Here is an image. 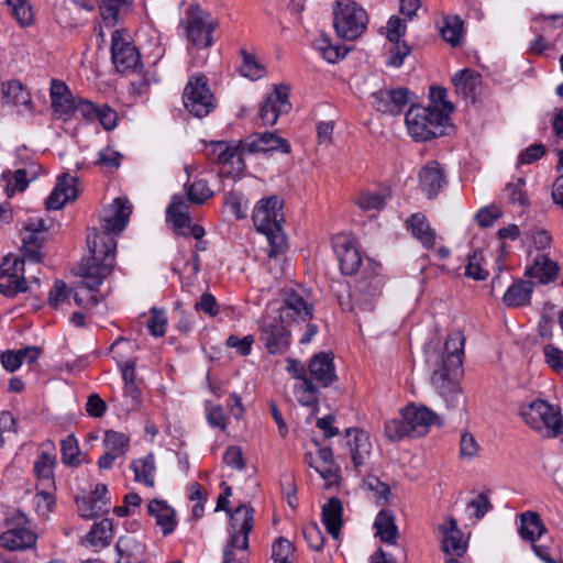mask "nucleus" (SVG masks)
<instances>
[{"mask_svg":"<svg viewBox=\"0 0 563 563\" xmlns=\"http://www.w3.org/2000/svg\"><path fill=\"white\" fill-rule=\"evenodd\" d=\"M113 213L101 221L102 231L92 229L87 235L90 256L79 267V275L85 280L81 285L90 292L98 291L103 279L114 267L117 242L113 234H119L126 227L132 213V206L128 198L118 197L112 203Z\"/></svg>","mask_w":563,"mask_h":563,"instance_id":"nucleus-1","label":"nucleus"},{"mask_svg":"<svg viewBox=\"0 0 563 563\" xmlns=\"http://www.w3.org/2000/svg\"><path fill=\"white\" fill-rule=\"evenodd\" d=\"M283 207V199L272 195L261 199L253 210L252 220L256 230L265 234L269 242V257H276L287 247L286 238L282 231V223L285 220Z\"/></svg>","mask_w":563,"mask_h":563,"instance_id":"nucleus-2","label":"nucleus"},{"mask_svg":"<svg viewBox=\"0 0 563 563\" xmlns=\"http://www.w3.org/2000/svg\"><path fill=\"white\" fill-rule=\"evenodd\" d=\"M405 122L415 141L427 142L445 135L450 118L437 107L411 106L406 112Z\"/></svg>","mask_w":563,"mask_h":563,"instance_id":"nucleus-3","label":"nucleus"},{"mask_svg":"<svg viewBox=\"0 0 563 563\" xmlns=\"http://www.w3.org/2000/svg\"><path fill=\"white\" fill-rule=\"evenodd\" d=\"M254 509L242 504L234 509L231 516L230 539L223 549L222 563H246L249 549V534L253 529Z\"/></svg>","mask_w":563,"mask_h":563,"instance_id":"nucleus-4","label":"nucleus"},{"mask_svg":"<svg viewBox=\"0 0 563 563\" xmlns=\"http://www.w3.org/2000/svg\"><path fill=\"white\" fill-rule=\"evenodd\" d=\"M519 415L532 430L543 438H556L563 434V417L559 407L542 399L521 405Z\"/></svg>","mask_w":563,"mask_h":563,"instance_id":"nucleus-5","label":"nucleus"},{"mask_svg":"<svg viewBox=\"0 0 563 563\" xmlns=\"http://www.w3.org/2000/svg\"><path fill=\"white\" fill-rule=\"evenodd\" d=\"M332 13L335 33L343 40H356L367 27V13L354 0H336L332 7Z\"/></svg>","mask_w":563,"mask_h":563,"instance_id":"nucleus-6","label":"nucleus"},{"mask_svg":"<svg viewBox=\"0 0 563 563\" xmlns=\"http://www.w3.org/2000/svg\"><path fill=\"white\" fill-rule=\"evenodd\" d=\"M183 25L186 38L196 48L206 49L213 45L219 21L199 4L188 7Z\"/></svg>","mask_w":563,"mask_h":563,"instance_id":"nucleus-7","label":"nucleus"},{"mask_svg":"<svg viewBox=\"0 0 563 563\" xmlns=\"http://www.w3.org/2000/svg\"><path fill=\"white\" fill-rule=\"evenodd\" d=\"M183 104L194 117L202 119L216 109V97L209 87V79L205 74L197 73L189 77L184 91Z\"/></svg>","mask_w":563,"mask_h":563,"instance_id":"nucleus-8","label":"nucleus"},{"mask_svg":"<svg viewBox=\"0 0 563 563\" xmlns=\"http://www.w3.org/2000/svg\"><path fill=\"white\" fill-rule=\"evenodd\" d=\"M433 369L431 384L445 401L446 413L442 416L450 420L462 421L466 413V399L457 382L460 376H453L450 372Z\"/></svg>","mask_w":563,"mask_h":563,"instance_id":"nucleus-9","label":"nucleus"},{"mask_svg":"<svg viewBox=\"0 0 563 563\" xmlns=\"http://www.w3.org/2000/svg\"><path fill=\"white\" fill-rule=\"evenodd\" d=\"M464 344L465 336L462 331L453 330L448 334L443 350L427 351V363L433 369H443L442 372H450L453 376H461Z\"/></svg>","mask_w":563,"mask_h":563,"instance_id":"nucleus-10","label":"nucleus"},{"mask_svg":"<svg viewBox=\"0 0 563 563\" xmlns=\"http://www.w3.org/2000/svg\"><path fill=\"white\" fill-rule=\"evenodd\" d=\"M111 59L120 73L142 67L137 48L125 37L122 30H115L111 35Z\"/></svg>","mask_w":563,"mask_h":563,"instance_id":"nucleus-11","label":"nucleus"},{"mask_svg":"<svg viewBox=\"0 0 563 563\" xmlns=\"http://www.w3.org/2000/svg\"><path fill=\"white\" fill-rule=\"evenodd\" d=\"M402 415L406 419L410 438H419L427 434L431 424L439 427L444 424L441 415L433 412L424 406L419 408L413 405L407 406L402 410Z\"/></svg>","mask_w":563,"mask_h":563,"instance_id":"nucleus-12","label":"nucleus"},{"mask_svg":"<svg viewBox=\"0 0 563 563\" xmlns=\"http://www.w3.org/2000/svg\"><path fill=\"white\" fill-rule=\"evenodd\" d=\"M280 317L264 322L261 327V340L271 354H282L289 346L290 332Z\"/></svg>","mask_w":563,"mask_h":563,"instance_id":"nucleus-13","label":"nucleus"},{"mask_svg":"<svg viewBox=\"0 0 563 563\" xmlns=\"http://www.w3.org/2000/svg\"><path fill=\"white\" fill-rule=\"evenodd\" d=\"M282 320L308 321L313 316V305L307 301L296 290H288L284 295L283 306L278 310Z\"/></svg>","mask_w":563,"mask_h":563,"instance_id":"nucleus-14","label":"nucleus"},{"mask_svg":"<svg viewBox=\"0 0 563 563\" xmlns=\"http://www.w3.org/2000/svg\"><path fill=\"white\" fill-rule=\"evenodd\" d=\"M409 92L405 87L380 89L372 93L373 107L382 113L397 115L409 102Z\"/></svg>","mask_w":563,"mask_h":563,"instance_id":"nucleus-15","label":"nucleus"},{"mask_svg":"<svg viewBox=\"0 0 563 563\" xmlns=\"http://www.w3.org/2000/svg\"><path fill=\"white\" fill-rule=\"evenodd\" d=\"M243 141L247 154H266L277 150L286 154L290 153L289 142L273 132L253 133Z\"/></svg>","mask_w":563,"mask_h":563,"instance_id":"nucleus-16","label":"nucleus"},{"mask_svg":"<svg viewBox=\"0 0 563 563\" xmlns=\"http://www.w3.org/2000/svg\"><path fill=\"white\" fill-rule=\"evenodd\" d=\"M288 88L285 86L276 87L266 98L260 109V117L265 124L274 125L282 113L290 110Z\"/></svg>","mask_w":563,"mask_h":563,"instance_id":"nucleus-17","label":"nucleus"},{"mask_svg":"<svg viewBox=\"0 0 563 563\" xmlns=\"http://www.w3.org/2000/svg\"><path fill=\"white\" fill-rule=\"evenodd\" d=\"M308 372L320 387L331 386L338 379L333 353L320 352L314 354L308 364Z\"/></svg>","mask_w":563,"mask_h":563,"instance_id":"nucleus-18","label":"nucleus"},{"mask_svg":"<svg viewBox=\"0 0 563 563\" xmlns=\"http://www.w3.org/2000/svg\"><path fill=\"white\" fill-rule=\"evenodd\" d=\"M77 183L78 178L71 177L69 174L58 176L55 188L45 200L46 209L59 210L68 201L76 200L78 197Z\"/></svg>","mask_w":563,"mask_h":563,"instance_id":"nucleus-19","label":"nucleus"},{"mask_svg":"<svg viewBox=\"0 0 563 563\" xmlns=\"http://www.w3.org/2000/svg\"><path fill=\"white\" fill-rule=\"evenodd\" d=\"M333 250L336 254L342 274L353 275L358 271L362 264V257L352 240L346 236H336L333 240Z\"/></svg>","mask_w":563,"mask_h":563,"instance_id":"nucleus-20","label":"nucleus"},{"mask_svg":"<svg viewBox=\"0 0 563 563\" xmlns=\"http://www.w3.org/2000/svg\"><path fill=\"white\" fill-rule=\"evenodd\" d=\"M441 533V549L450 555L462 556L466 552V543L462 541V531L457 528V522L450 517L439 527Z\"/></svg>","mask_w":563,"mask_h":563,"instance_id":"nucleus-21","label":"nucleus"},{"mask_svg":"<svg viewBox=\"0 0 563 563\" xmlns=\"http://www.w3.org/2000/svg\"><path fill=\"white\" fill-rule=\"evenodd\" d=\"M51 100L54 113L59 118L68 119L75 112L76 102L65 82L57 79L52 80Z\"/></svg>","mask_w":563,"mask_h":563,"instance_id":"nucleus-22","label":"nucleus"},{"mask_svg":"<svg viewBox=\"0 0 563 563\" xmlns=\"http://www.w3.org/2000/svg\"><path fill=\"white\" fill-rule=\"evenodd\" d=\"M419 180L422 191L428 198L438 196L446 185L444 172L435 161L428 162L419 173Z\"/></svg>","mask_w":563,"mask_h":563,"instance_id":"nucleus-23","label":"nucleus"},{"mask_svg":"<svg viewBox=\"0 0 563 563\" xmlns=\"http://www.w3.org/2000/svg\"><path fill=\"white\" fill-rule=\"evenodd\" d=\"M37 536L27 527H11L0 534V547L10 551L25 550L35 545Z\"/></svg>","mask_w":563,"mask_h":563,"instance_id":"nucleus-24","label":"nucleus"},{"mask_svg":"<svg viewBox=\"0 0 563 563\" xmlns=\"http://www.w3.org/2000/svg\"><path fill=\"white\" fill-rule=\"evenodd\" d=\"M148 515L155 518L156 525L161 527L163 536L170 534L177 525L176 512L165 500L153 499L147 506Z\"/></svg>","mask_w":563,"mask_h":563,"instance_id":"nucleus-25","label":"nucleus"},{"mask_svg":"<svg viewBox=\"0 0 563 563\" xmlns=\"http://www.w3.org/2000/svg\"><path fill=\"white\" fill-rule=\"evenodd\" d=\"M342 515L343 506L338 497H331L322 507V523L333 539H338L340 536L343 525Z\"/></svg>","mask_w":563,"mask_h":563,"instance_id":"nucleus-26","label":"nucleus"},{"mask_svg":"<svg viewBox=\"0 0 563 563\" xmlns=\"http://www.w3.org/2000/svg\"><path fill=\"white\" fill-rule=\"evenodd\" d=\"M559 273V266L547 255H538L533 265L527 267L525 275L538 279L539 284H549L553 282Z\"/></svg>","mask_w":563,"mask_h":563,"instance_id":"nucleus-27","label":"nucleus"},{"mask_svg":"<svg viewBox=\"0 0 563 563\" xmlns=\"http://www.w3.org/2000/svg\"><path fill=\"white\" fill-rule=\"evenodd\" d=\"M345 433L349 438L353 433V438L347 441V445L350 448L352 462L355 468H358L363 465L365 455H368L371 451L368 434L360 429H346Z\"/></svg>","mask_w":563,"mask_h":563,"instance_id":"nucleus-28","label":"nucleus"},{"mask_svg":"<svg viewBox=\"0 0 563 563\" xmlns=\"http://www.w3.org/2000/svg\"><path fill=\"white\" fill-rule=\"evenodd\" d=\"M518 532L523 540L533 543L547 532V528L543 525L540 515L536 511L529 510L520 515Z\"/></svg>","mask_w":563,"mask_h":563,"instance_id":"nucleus-29","label":"nucleus"},{"mask_svg":"<svg viewBox=\"0 0 563 563\" xmlns=\"http://www.w3.org/2000/svg\"><path fill=\"white\" fill-rule=\"evenodd\" d=\"M453 84L457 93L464 99L475 102L476 92L481 84V76L472 69H463L453 77Z\"/></svg>","mask_w":563,"mask_h":563,"instance_id":"nucleus-30","label":"nucleus"},{"mask_svg":"<svg viewBox=\"0 0 563 563\" xmlns=\"http://www.w3.org/2000/svg\"><path fill=\"white\" fill-rule=\"evenodd\" d=\"M532 291L533 283L520 279L507 289L503 297V301L507 307H523L530 303Z\"/></svg>","mask_w":563,"mask_h":563,"instance_id":"nucleus-31","label":"nucleus"},{"mask_svg":"<svg viewBox=\"0 0 563 563\" xmlns=\"http://www.w3.org/2000/svg\"><path fill=\"white\" fill-rule=\"evenodd\" d=\"M374 528L382 542L395 544L398 538V528L395 516L389 509H382L376 516Z\"/></svg>","mask_w":563,"mask_h":563,"instance_id":"nucleus-32","label":"nucleus"},{"mask_svg":"<svg viewBox=\"0 0 563 563\" xmlns=\"http://www.w3.org/2000/svg\"><path fill=\"white\" fill-rule=\"evenodd\" d=\"M412 235L420 241L426 249H432L435 243V231L430 228L427 218L421 213H415L407 220Z\"/></svg>","mask_w":563,"mask_h":563,"instance_id":"nucleus-33","label":"nucleus"},{"mask_svg":"<svg viewBox=\"0 0 563 563\" xmlns=\"http://www.w3.org/2000/svg\"><path fill=\"white\" fill-rule=\"evenodd\" d=\"M115 549L118 552L117 563H144L143 545L137 543L132 537H121Z\"/></svg>","mask_w":563,"mask_h":563,"instance_id":"nucleus-34","label":"nucleus"},{"mask_svg":"<svg viewBox=\"0 0 563 563\" xmlns=\"http://www.w3.org/2000/svg\"><path fill=\"white\" fill-rule=\"evenodd\" d=\"M42 347L26 346L16 351H5L1 354V364L8 372H15L23 363L25 354H32L29 364H33L42 354Z\"/></svg>","mask_w":563,"mask_h":563,"instance_id":"nucleus-35","label":"nucleus"},{"mask_svg":"<svg viewBox=\"0 0 563 563\" xmlns=\"http://www.w3.org/2000/svg\"><path fill=\"white\" fill-rule=\"evenodd\" d=\"M40 228L35 227L34 222H29L25 227V235L23 236V255L31 262H42L41 245L42 242L38 238Z\"/></svg>","mask_w":563,"mask_h":563,"instance_id":"nucleus-36","label":"nucleus"},{"mask_svg":"<svg viewBox=\"0 0 563 563\" xmlns=\"http://www.w3.org/2000/svg\"><path fill=\"white\" fill-rule=\"evenodd\" d=\"M131 470L134 473V481L142 482L147 487H154L155 479V456L153 453H148L146 456L137 460H133L131 463Z\"/></svg>","mask_w":563,"mask_h":563,"instance_id":"nucleus-37","label":"nucleus"},{"mask_svg":"<svg viewBox=\"0 0 563 563\" xmlns=\"http://www.w3.org/2000/svg\"><path fill=\"white\" fill-rule=\"evenodd\" d=\"M167 220L173 224L175 233L181 236H192L200 240L205 235V229L200 224H192L190 216L185 214H166Z\"/></svg>","mask_w":563,"mask_h":563,"instance_id":"nucleus-38","label":"nucleus"},{"mask_svg":"<svg viewBox=\"0 0 563 563\" xmlns=\"http://www.w3.org/2000/svg\"><path fill=\"white\" fill-rule=\"evenodd\" d=\"M2 98L5 102L14 106H29L31 103V95L19 80H9L2 84Z\"/></svg>","mask_w":563,"mask_h":563,"instance_id":"nucleus-39","label":"nucleus"},{"mask_svg":"<svg viewBox=\"0 0 563 563\" xmlns=\"http://www.w3.org/2000/svg\"><path fill=\"white\" fill-rule=\"evenodd\" d=\"M112 528V520L104 518L101 521L93 523L86 539L92 547L104 548L111 542Z\"/></svg>","mask_w":563,"mask_h":563,"instance_id":"nucleus-40","label":"nucleus"},{"mask_svg":"<svg viewBox=\"0 0 563 563\" xmlns=\"http://www.w3.org/2000/svg\"><path fill=\"white\" fill-rule=\"evenodd\" d=\"M440 34L443 41L451 46H459L463 36V21L459 15L444 16Z\"/></svg>","mask_w":563,"mask_h":563,"instance_id":"nucleus-41","label":"nucleus"},{"mask_svg":"<svg viewBox=\"0 0 563 563\" xmlns=\"http://www.w3.org/2000/svg\"><path fill=\"white\" fill-rule=\"evenodd\" d=\"M225 148L224 156L219 159L218 164L231 165L236 172L243 170L245 168L243 155L246 153L244 141H239L236 144L228 142Z\"/></svg>","mask_w":563,"mask_h":563,"instance_id":"nucleus-42","label":"nucleus"},{"mask_svg":"<svg viewBox=\"0 0 563 563\" xmlns=\"http://www.w3.org/2000/svg\"><path fill=\"white\" fill-rule=\"evenodd\" d=\"M129 5V0H99L100 14L106 24L110 26L118 23L120 11Z\"/></svg>","mask_w":563,"mask_h":563,"instance_id":"nucleus-43","label":"nucleus"},{"mask_svg":"<svg viewBox=\"0 0 563 563\" xmlns=\"http://www.w3.org/2000/svg\"><path fill=\"white\" fill-rule=\"evenodd\" d=\"M187 199L194 205L201 206L213 196V191L206 179H196L185 185Z\"/></svg>","mask_w":563,"mask_h":563,"instance_id":"nucleus-44","label":"nucleus"},{"mask_svg":"<svg viewBox=\"0 0 563 563\" xmlns=\"http://www.w3.org/2000/svg\"><path fill=\"white\" fill-rule=\"evenodd\" d=\"M103 444L109 452L118 456L124 455L130 446V439L126 434L114 430L104 433Z\"/></svg>","mask_w":563,"mask_h":563,"instance_id":"nucleus-45","label":"nucleus"},{"mask_svg":"<svg viewBox=\"0 0 563 563\" xmlns=\"http://www.w3.org/2000/svg\"><path fill=\"white\" fill-rule=\"evenodd\" d=\"M62 461L64 464L76 467L81 464L79 460V445L74 434L67 435L66 439L60 442Z\"/></svg>","mask_w":563,"mask_h":563,"instance_id":"nucleus-46","label":"nucleus"},{"mask_svg":"<svg viewBox=\"0 0 563 563\" xmlns=\"http://www.w3.org/2000/svg\"><path fill=\"white\" fill-rule=\"evenodd\" d=\"M525 186L526 179L522 177L506 185L505 192L510 203H518L521 207H528L530 205V200L525 190Z\"/></svg>","mask_w":563,"mask_h":563,"instance_id":"nucleus-47","label":"nucleus"},{"mask_svg":"<svg viewBox=\"0 0 563 563\" xmlns=\"http://www.w3.org/2000/svg\"><path fill=\"white\" fill-rule=\"evenodd\" d=\"M76 504L80 516L87 519L99 517L108 512V508L103 507V504H98L90 495L80 498L77 497Z\"/></svg>","mask_w":563,"mask_h":563,"instance_id":"nucleus-48","label":"nucleus"},{"mask_svg":"<svg viewBox=\"0 0 563 563\" xmlns=\"http://www.w3.org/2000/svg\"><path fill=\"white\" fill-rule=\"evenodd\" d=\"M389 196V189H385L384 194L362 192L356 199V205L363 210H379L384 208Z\"/></svg>","mask_w":563,"mask_h":563,"instance_id":"nucleus-49","label":"nucleus"},{"mask_svg":"<svg viewBox=\"0 0 563 563\" xmlns=\"http://www.w3.org/2000/svg\"><path fill=\"white\" fill-rule=\"evenodd\" d=\"M294 552V544L288 539L279 537L272 545L273 563H290Z\"/></svg>","mask_w":563,"mask_h":563,"instance_id":"nucleus-50","label":"nucleus"},{"mask_svg":"<svg viewBox=\"0 0 563 563\" xmlns=\"http://www.w3.org/2000/svg\"><path fill=\"white\" fill-rule=\"evenodd\" d=\"M11 14L23 26L33 22V12L26 0H7Z\"/></svg>","mask_w":563,"mask_h":563,"instance_id":"nucleus-51","label":"nucleus"},{"mask_svg":"<svg viewBox=\"0 0 563 563\" xmlns=\"http://www.w3.org/2000/svg\"><path fill=\"white\" fill-rule=\"evenodd\" d=\"M55 456L48 452H42L34 463V472L40 481H52Z\"/></svg>","mask_w":563,"mask_h":563,"instance_id":"nucleus-52","label":"nucleus"},{"mask_svg":"<svg viewBox=\"0 0 563 563\" xmlns=\"http://www.w3.org/2000/svg\"><path fill=\"white\" fill-rule=\"evenodd\" d=\"M20 276H24V260L13 254L4 256L0 264V277Z\"/></svg>","mask_w":563,"mask_h":563,"instance_id":"nucleus-53","label":"nucleus"},{"mask_svg":"<svg viewBox=\"0 0 563 563\" xmlns=\"http://www.w3.org/2000/svg\"><path fill=\"white\" fill-rule=\"evenodd\" d=\"M384 433L387 439L398 442L405 437L410 438V432L404 415L400 419H391L385 423Z\"/></svg>","mask_w":563,"mask_h":563,"instance_id":"nucleus-54","label":"nucleus"},{"mask_svg":"<svg viewBox=\"0 0 563 563\" xmlns=\"http://www.w3.org/2000/svg\"><path fill=\"white\" fill-rule=\"evenodd\" d=\"M243 63L240 67V73L251 79H260L265 74V68L262 66L254 56L249 54L245 49L241 51Z\"/></svg>","mask_w":563,"mask_h":563,"instance_id":"nucleus-55","label":"nucleus"},{"mask_svg":"<svg viewBox=\"0 0 563 563\" xmlns=\"http://www.w3.org/2000/svg\"><path fill=\"white\" fill-rule=\"evenodd\" d=\"M302 534L308 545L313 551H321L324 545V534L316 522H311L302 528Z\"/></svg>","mask_w":563,"mask_h":563,"instance_id":"nucleus-56","label":"nucleus"},{"mask_svg":"<svg viewBox=\"0 0 563 563\" xmlns=\"http://www.w3.org/2000/svg\"><path fill=\"white\" fill-rule=\"evenodd\" d=\"M391 46L388 51L387 65L400 67L405 58L411 53V47L405 41L390 42Z\"/></svg>","mask_w":563,"mask_h":563,"instance_id":"nucleus-57","label":"nucleus"},{"mask_svg":"<svg viewBox=\"0 0 563 563\" xmlns=\"http://www.w3.org/2000/svg\"><path fill=\"white\" fill-rule=\"evenodd\" d=\"M146 327L153 336H164L167 327V319L164 316V312L155 307L152 308L151 318L147 320Z\"/></svg>","mask_w":563,"mask_h":563,"instance_id":"nucleus-58","label":"nucleus"},{"mask_svg":"<svg viewBox=\"0 0 563 563\" xmlns=\"http://www.w3.org/2000/svg\"><path fill=\"white\" fill-rule=\"evenodd\" d=\"M363 483L368 490L374 493L376 503H379L380 500L384 503L388 501V497L390 495V487L388 484L373 475H368Z\"/></svg>","mask_w":563,"mask_h":563,"instance_id":"nucleus-59","label":"nucleus"},{"mask_svg":"<svg viewBox=\"0 0 563 563\" xmlns=\"http://www.w3.org/2000/svg\"><path fill=\"white\" fill-rule=\"evenodd\" d=\"M430 107H437L440 111H445L448 113V118L453 112V104L446 100V90L443 87L431 86L430 87Z\"/></svg>","mask_w":563,"mask_h":563,"instance_id":"nucleus-60","label":"nucleus"},{"mask_svg":"<svg viewBox=\"0 0 563 563\" xmlns=\"http://www.w3.org/2000/svg\"><path fill=\"white\" fill-rule=\"evenodd\" d=\"M483 260L482 254L474 252L468 256V263L465 267V275L475 280H485L488 277V272L481 266Z\"/></svg>","mask_w":563,"mask_h":563,"instance_id":"nucleus-61","label":"nucleus"},{"mask_svg":"<svg viewBox=\"0 0 563 563\" xmlns=\"http://www.w3.org/2000/svg\"><path fill=\"white\" fill-rule=\"evenodd\" d=\"M70 292L71 291L68 289L66 283L64 280L57 279L48 294L49 306L54 309H57L60 303L68 300Z\"/></svg>","mask_w":563,"mask_h":563,"instance_id":"nucleus-62","label":"nucleus"},{"mask_svg":"<svg viewBox=\"0 0 563 563\" xmlns=\"http://www.w3.org/2000/svg\"><path fill=\"white\" fill-rule=\"evenodd\" d=\"M27 290V284L24 276L8 278L7 284H0V294L13 298L19 292Z\"/></svg>","mask_w":563,"mask_h":563,"instance_id":"nucleus-63","label":"nucleus"},{"mask_svg":"<svg viewBox=\"0 0 563 563\" xmlns=\"http://www.w3.org/2000/svg\"><path fill=\"white\" fill-rule=\"evenodd\" d=\"M545 363L555 372L563 369V351L552 344L543 347Z\"/></svg>","mask_w":563,"mask_h":563,"instance_id":"nucleus-64","label":"nucleus"}]
</instances>
